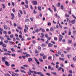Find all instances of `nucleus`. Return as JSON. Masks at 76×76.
I'll list each match as a JSON object with an SVG mask.
<instances>
[{"mask_svg":"<svg viewBox=\"0 0 76 76\" xmlns=\"http://www.w3.org/2000/svg\"><path fill=\"white\" fill-rule=\"evenodd\" d=\"M10 38L9 36H8L6 34L5 35L4 37L7 38V40H9V41H10L11 40V39H12L13 38V37L14 35L13 34L10 35Z\"/></svg>","mask_w":76,"mask_h":76,"instance_id":"1","label":"nucleus"},{"mask_svg":"<svg viewBox=\"0 0 76 76\" xmlns=\"http://www.w3.org/2000/svg\"><path fill=\"white\" fill-rule=\"evenodd\" d=\"M75 22L76 20L75 19H74V20H72L71 21L69 20V23H71L72 24H74L75 23Z\"/></svg>","mask_w":76,"mask_h":76,"instance_id":"2","label":"nucleus"},{"mask_svg":"<svg viewBox=\"0 0 76 76\" xmlns=\"http://www.w3.org/2000/svg\"><path fill=\"white\" fill-rule=\"evenodd\" d=\"M59 40L60 41H61L62 39L63 38V36H62L61 35H59Z\"/></svg>","mask_w":76,"mask_h":76,"instance_id":"3","label":"nucleus"},{"mask_svg":"<svg viewBox=\"0 0 76 76\" xmlns=\"http://www.w3.org/2000/svg\"><path fill=\"white\" fill-rule=\"evenodd\" d=\"M32 3L33 5H36L37 4V1H32Z\"/></svg>","mask_w":76,"mask_h":76,"instance_id":"4","label":"nucleus"},{"mask_svg":"<svg viewBox=\"0 0 76 76\" xmlns=\"http://www.w3.org/2000/svg\"><path fill=\"white\" fill-rule=\"evenodd\" d=\"M4 63L5 65L6 66H10V64H9V63L7 61H5Z\"/></svg>","mask_w":76,"mask_h":76,"instance_id":"5","label":"nucleus"},{"mask_svg":"<svg viewBox=\"0 0 76 76\" xmlns=\"http://www.w3.org/2000/svg\"><path fill=\"white\" fill-rule=\"evenodd\" d=\"M37 74L38 75H39L40 76H44L43 74H42L41 72H37Z\"/></svg>","mask_w":76,"mask_h":76,"instance_id":"6","label":"nucleus"},{"mask_svg":"<svg viewBox=\"0 0 76 76\" xmlns=\"http://www.w3.org/2000/svg\"><path fill=\"white\" fill-rule=\"evenodd\" d=\"M11 16H12L11 19L13 20L14 19V18L15 17V15H14V14H13V13H12L11 14Z\"/></svg>","mask_w":76,"mask_h":76,"instance_id":"7","label":"nucleus"},{"mask_svg":"<svg viewBox=\"0 0 76 76\" xmlns=\"http://www.w3.org/2000/svg\"><path fill=\"white\" fill-rule=\"evenodd\" d=\"M34 60L35 61H36V62L37 63V64L38 65L39 64V62L38 61V60L37 59H36L35 58H34Z\"/></svg>","mask_w":76,"mask_h":76,"instance_id":"8","label":"nucleus"},{"mask_svg":"<svg viewBox=\"0 0 76 76\" xmlns=\"http://www.w3.org/2000/svg\"><path fill=\"white\" fill-rule=\"evenodd\" d=\"M1 45L2 47L3 48H6L7 47V45L6 44H5L4 43H3V44Z\"/></svg>","mask_w":76,"mask_h":76,"instance_id":"9","label":"nucleus"},{"mask_svg":"<svg viewBox=\"0 0 76 76\" xmlns=\"http://www.w3.org/2000/svg\"><path fill=\"white\" fill-rule=\"evenodd\" d=\"M28 61L29 62H30L31 61H32V59L31 58H28Z\"/></svg>","mask_w":76,"mask_h":76,"instance_id":"10","label":"nucleus"},{"mask_svg":"<svg viewBox=\"0 0 76 76\" xmlns=\"http://www.w3.org/2000/svg\"><path fill=\"white\" fill-rule=\"evenodd\" d=\"M53 45L50 43H49L48 45V46L49 47H52L53 46Z\"/></svg>","mask_w":76,"mask_h":76,"instance_id":"11","label":"nucleus"},{"mask_svg":"<svg viewBox=\"0 0 76 76\" xmlns=\"http://www.w3.org/2000/svg\"><path fill=\"white\" fill-rule=\"evenodd\" d=\"M40 29L42 31V32L44 33L45 32V29H43V28H40Z\"/></svg>","mask_w":76,"mask_h":76,"instance_id":"12","label":"nucleus"},{"mask_svg":"<svg viewBox=\"0 0 76 76\" xmlns=\"http://www.w3.org/2000/svg\"><path fill=\"white\" fill-rule=\"evenodd\" d=\"M41 35H42V36H40L41 38H43L44 36L45 35H44V34L42 33H41Z\"/></svg>","mask_w":76,"mask_h":76,"instance_id":"13","label":"nucleus"},{"mask_svg":"<svg viewBox=\"0 0 76 76\" xmlns=\"http://www.w3.org/2000/svg\"><path fill=\"white\" fill-rule=\"evenodd\" d=\"M50 31L51 32H53L54 31L53 28V27H51V28H50Z\"/></svg>","mask_w":76,"mask_h":76,"instance_id":"14","label":"nucleus"},{"mask_svg":"<svg viewBox=\"0 0 76 76\" xmlns=\"http://www.w3.org/2000/svg\"><path fill=\"white\" fill-rule=\"evenodd\" d=\"M29 22V19L27 18L26 19V20H25V22Z\"/></svg>","mask_w":76,"mask_h":76,"instance_id":"15","label":"nucleus"},{"mask_svg":"<svg viewBox=\"0 0 76 76\" xmlns=\"http://www.w3.org/2000/svg\"><path fill=\"white\" fill-rule=\"evenodd\" d=\"M2 49L4 51V52H7V49L6 48H2Z\"/></svg>","mask_w":76,"mask_h":76,"instance_id":"16","label":"nucleus"},{"mask_svg":"<svg viewBox=\"0 0 76 76\" xmlns=\"http://www.w3.org/2000/svg\"><path fill=\"white\" fill-rule=\"evenodd\" d=\"M38 10H39L40 11H42L41 7L40 6L38 7Z\"/></svg>","mask_w":76,"mask_h":76,"instance_id":"17","label":"nucleus"},{"mask_svg":"<svg viewBox=\"0 0 76 76\" xmlns=\"http://www.w3.org/2000/svg\"><path fill=\"white\" fill-rule=\"evenodd\" d=\"M4 28L5 29H7V27L6 25H4Z\"/></svg>","mask_w":76,"mask_h":76,"instance_id":"18","label":"nucleus"},{"mask_svg":"<svg viewBox=\"0 0 76 76\" xmlns=\"http://www.w3.org/2000/svg\"><path fill=\"white\" fill-rule=\"evenodd\" d=\"M38 50H41L42 48H41V47L40 46H38Z\"/></svg>","mask_w":76,"mask_h":76,"instance_id":"19","label":"nucleus"},{"mask_svg":"<svg viewBox=\"0 0 76 76\" xmlns=\"http://www.w3.org/2000/svg\"><path fill=\"white\" fill-rule=\"evenodd\" d=\"M30 55H29V54H26V57H30Z\"/></svg>","mask_w":76,"mask_h":76,"instance_id":"20","label":"nucleus"},{"mask_svg":"<svg viewBox=\"0 0 76 76\" xmlns=\"http://www.w3.org/2000/svg\"><path fill=\"white\" fill-rule=\"evenodd\" d=\"M52 58V57L51 56H50L48 57V59L49 60H51V59Z\"/></svg>","mask_w":76,"mask_h":76,"instance_id":"21","label":"nucleus"},{"mask_svg":"<svg viewBox=\"0 0 76 76\" xmlns=\"http://www.w3.org/2000/svg\"><path fill=\"white\" fill-rule=\"evenodd\" d=\"M46 46V45L45 44H42L41 45V46L42 47H45Z\"/></svg>","mask_w":76,"mask_h":76,"instance_id":"22","label":"nucleus"},{"mask_svg":"<svg viewBox=\"0 0 76 76\" xmlns=\"http://www.w3.org/2000/svg\"><path fill=\"white\" fill-rule=\"evenodd\" d=\"M20 72H21L24 73H26V72L23 70H20Z\"/></svg>","mask_w":76,"mask_h":76,"instance_id":"23","label":"nucleus"},{"mask_svg":"<svg viewBox=\"0 0 76 76\" xmlns=\"http://www.w3.org/2000/svg\"><path fill=\"white\" fill-rule=\"evenodd\" d=\"M25 28H26V29L27 30H28V27H27V26L26 25H25Z\"/></svg>","mask_w":76,"mask_h":76,"instance_id":"24","label":"nucleus"},{"mask_svg":"<svg viewBox=\"0 0 76 76\" xmlns=\"http://www.w3.org/2000/svg\"><path fill=\"white\" fill-rule=\"evenodd\" d=\"M48 10H49L50 12H53V11L51 10L50 8H48Z\"/></svg>","mask_w":76,"mask_h":76,"instance_id":"25","label":"nucleus"},{"mask_svg":"<svg viewBox=\"0 0 76 76\" xmlns=\"http://www.w3.org/2000/svg\"><path fill=\"white\" fill-rule=\"evenodd\" d=\"M4 42L5 43L7 44L8 42H9V41H8V40H4Z\"/></svg>","mask_w":76,"mask_h":76,"instance_id":"26","label":"nucleus"},{"mask_svg":"<svg viewBox=\"0 0 76 76\" xmlns=\"http://www.w3.org/2000/svg\"><path fill=\"white\" fill-rule=\"evenodd\" d=\"M61 5V4L60 3H58V5H57V6L58 7H60Z\"/></svg>","mask_w":76,"mask_h":76,"instance_id":"27","label":"nucleus"},{"mask_svg":"<svg viewBox=\"0 0 76 76\" xmlns=\"http://www.w3.org/2000/svg\"><path fill=\"white\" fill-rule=\"evenodd\" d=\"M25 7H26V8H28V5H27L26 4L24 5Z\"/></svg>","mask_w":76,"mask_h":76,"instance_id":"28","label":"nucleus"},{"mask_svg":"<svg viewBox=\"0 0 76 76\" xmlns=\"http://www.w3.org/2000/svg\"><path fill=\"white\" fill-rule=\"evenodd\" d=\"M2 6H3V9H5V5H4V4H2Z\"/></svg>","mask_w":76,"mask_h":76,"instance_id":"29","label":"nucleus"},{"mask_svg":"<svg viewBox=\"0 0 76 76\" xmlns=\"http://www.w3.org/2000/svg\"><path fill=\"white\" fill-rule=\"evenodd\" d=\"M37 13V12L35 11V10H33V13L34 14H36V13Z\"/></svg>","mask_w":76,"mask_h":76,"instance_id":"30","label":"nucleus"},{"mask_svg":"<svg viewBox=\"0 0 76 76\" xmlns=\"http://www.w3.org/2000/svg\"><path fill=\"white\" fill-rule=\"evenodd\" d=\"M72 42V40H68V42H69V44H71Z\"/></svg>","mask_w":76,"mask_h":76,"instance_id":"31","label":"nucleus"},{"mask_svg":"<svg viewBox=\"0 0 76 76\" xmlns=\"http://www.w3.org/2000/svg\"><path fill=\"white\" fill-rule=\"evenodd\" d=\"M59 59H60V60L61 61H63L64 60V58H60Z\"/></svg>","mask_w":76,"mask_h":76,"instance_id":"32","label":"nucleus"},{"mask_svg":"<svg viewBox=\"0 0 76 76\" xmlns=\"http://www.w3.org/2000/svg\"><path fill=\"white\" fill-rule=\"evenodd\" d=\"M20 68H21V69H23V70H26V69H25L24 67L23 66H21Z\"/></svg>","mask_w":76,"mask_h":76,"instance_id":"33","label":"nucleus"},{"mask_svg":"<svg viewBox=\"0 0 76 76\" xmlns=\"http://www.w3.org/2000/svg\"><path fill=\"white\" fill-rule=\"evenodd\" d=\"M2 60L3 61H6L5 58L3 57Z\"/></svg>","mask_w":76,"mask_h":76,"instance_id":"34","label":"nucleus"},{"mask_svg":"<svg viewBox=\"0 0 76 76\" xmlns=\"http://www.w3.org/2000/svg\"><path fill=\"white\" fill-rule=\"evenodd\" d=\"M47 39L48 41H50L51 39V37H47Z\"/></svg>","mask_w":76,"mask_h":76,"instance_id":"35","label":"nucleus"},{"mask_svg":"<svg viewBox=\"0 0 76 76\" xmlns=\"http://www.w3.org/2000/svg\"><path fill=\"white\" fill-rule=\"evenodd\" d=\"M62 69V67H59V69H58V71H59L61 70V69Z\"/></svg>","mask_w":76,"mask_h":76,"instance_id":"36","label":"nucleus"},{"mask_svg":"<svg viewBox=\"0 0 76 76\" xmlns=\"http://www.w3.org/2000/svg\"><path fill=\"white\" fill-rule=\"evenodd\" d=\"M43 59L45 60L46 59V56L44 55L43 56Z\"/></svg>","mask_w":76,"mask_h":76,"instance_id":"37","label":"nucleus"},{"mask_svg":"<svg viewBox=\"0 0 76 76\" xmlns=\"http://www.w3.org/2000/svg\"><path fill=\"white\" fill-rule=\"evenodd\" d=\"M39 61H40L41 62H43V60H42V59H41V58H39Z\"/></svg>","mask_w":76,"mask_h":76,"instance_id":"38","label":"nucleus"},{"mask_svg":"<svg viewBox=\"0 0 76 76\" xmlns=\"http://www.w3.org/2000/svg\"><path fill=\"white\" fill-rule=\"evenodd\" d=\"M72 16L73 17V18L76 19V16H75L74 15H72Z\"/></svg>","mask_w":76,"mask_h":76,"instance_id":"39","label":"nucleus"},{"mask_svg":"<svg viewBox=\"0 0 76 76\" xmlns=\"http://www.w3.org/2000/svg\"><path fill=\"white\" fill-rule=\"evenodd\" d=\"M25 1L26 2V4H28V1L27 0H26Z\"/></svg>","mask_w":76,"mask_h":76,"instance_id":"40","label":"nucleus"},{"mask_svg":"<svg viewBox=\"0 0 76 76\" xmlns=\"http://www.w3.org/2000/svg\"><path fill=\"white\" fill-rule=\"evenodd\" d=\"M70 49H71V48L70 47H69L68 48V49H66V50H67V51H69V50H70Z\"/></svg>","mask_w":76,"mask_h":76,"instance_id":"41","label":"nucleus"},{"mask_svg":"<svg viewBox=\"0 0 76 76\" xmlns=\"http://www.w3.org/2000/svg\"><path fill=\"white\" fill-rule=\"evenodd\" d=\"M44 54L41 53L40 54V56H44Z\"/></svg>","mask_w":76,"mask_h":76,"instance_id":"42","label":"nucleus"},{"mask_svg":"<svg viewBox=\"0 0 76 76\" xmlns=\"http://www.w3.org/2000/svg\"><path fill=\"white\" fill-rule=\"evenodd\" d=\"M61 9H62V10H63V9H64L63 6L62 5H61Z\"/></svg>","mask_w":76,"mask_h":76,"instance_id":"43","label":"nucleus"},{"mask_svg":"<svg viewBox=\"0 0 76 76\" xmlns=\"http://www.w3.org/2000/svg\"><path fill=\"white\" fill-rule=\"evenodd\" d=\"M35 53H38V51L36 49L35 50Z\"/></svg>","mask_w":76,"mask_h":76,"instance_id":"44","label":"nucleus"},{"mask_svg":"<svg viewBox=\"0 0 76 76\" xmlns=\"http://www.w3.org/2000/svg\"><path fill=\"white\" fill-rule=\"evenodd\" d=\"M69 72L71 74H72L73 72H72V70H69Z\"/></svg>","mask_w":76,"mask_h":76,"instance_id":"45","label":"nucleus"},{"mask_svg":"<svg viewBox=\"0 0 76 76\" xmlns=\"http://www.w3.org/2000/svg\"><path fill=\"white\" fill-rule=\"evenodd\" d=\"M46 75H48V76H50L51 75L50 74L48 73H46Z\"/></svg>","mask_w":76,"mask_h":76,"instance_id":"46","label":"nucleus"},{"mask_svg":"<svg viewBox=\"0 0 76 76\" xmlns=\"http://www.w3.org/2000/svg\"><path fill=\"white\" fill-rule=\"evenodd\" d=\"M3 44V42L2 41L0 42V45H1Z\"/></svg>","mask_w":76,"mask_h":76,"instance_id":"47","label":"nucleus"},{"mask_svg":"<svg viewBox=\"0 0 76 76\" xmlns=\"http://www.w3.org/2000/svg\"><path fill=\"white\" fill-rule=\"evenodd\" d=\"M5 76H10V75L8 74H5Z\"/></svg>","mask_w":76,"mask_h":76,"instance_id":"48","label":"nucleus"},{"mask_svg":"<svg viewBox=\"0 0 76 76\" xmlns=\"http://www.w3.org/2000/svg\"><path fill=\"white\" fill-rule=\"evenodd\" d=\"M48 26H50L51 25V24L49 22L48 23Z\"/></svg>","mask_w":76,"mask_h":76,"instance_id":"49","label":"nucleus"},{"mask_svg":"<svg viewBox=\"0 0 76 76\" xmlns=\"http://www.w3.org/2000/svg\"><path fill=\"white\" fill-rule=\"evenodd\" d=\"M45 37L46 38H48V35L47 34H46L45 35Z\"/></svg>","mask_w":76,"mask_h":76,"instance_id":"50","label":"nucleus"},{"mask_svg":"<svg viewBox=\"0 0 76 76\" xmlns=\"http://www.w3.org/2000/svg\"><path fill=\"white\" fill-rule=\"evenodd\" d=\"M66 42V39H64L62 40L63 42Z\"/></svg>","mask_w":76,"mask_h":76,"instance_id":"51","label":"nucleus"},{"mask_svg":"<svg viewBox=\"0 0 76 76\" xmlns=\"http://www.w3.org/2000/svg\"><path fill=\"white\" fill-rule=\"evenodd\" d=\"M18 29H19L21 30H22V28L20 27H18Z\"/></svg>","mask_w":76,"mask_h":76,"instance_id":"52","label":"nucleus"},{"mask_svg":"<svg viewBox=\"0 0 76 76\" xmlns=\"http://www.w3.org/2000/svg\"><path fill=\"white\" fill-rule=\"evenodd\" d=\"M65 15L66 17L68 18L69 17V15L66 14Z\"/></svg>","mask_w":76,"mask_h":76,"instance_id":"53","label":"nucleus"},{"mask_svg":"<svg viewBox=\"0 0 76 76\" xmlns=\"http://www.w3.org/2000/svg\"><path fill=\"white\" fill-rule=\"evenodd\" d=\"M58 54H59V55H61V52L60 51H59V52H58Z\"/></svg>","mask_w":76,"mask_h":76,"instance_id":"54","label":"nucleus"},{"mask_svg":"<svg viewBox=\"0 0 76 76\" xmlns=\"http://www.w3.org/2000/svg\"><path fill=\"white\" fill-rule=\"evenodd\" d=\"M12 56L13 57H15V54H12Z\"/></svg>","mask_w":76,"mask_h":76,"instance_id":"55","label":"nucleus"},{"mask_svg":"<svg viewBox=\"0 0 76 76\" xmlns=\"http://www.w3.org/2000/svg\"><path fill=\"white\" fill-rule=\"evenodd\" d=\"M0 39H1V40H4V38L2 37L1 36H0Z\"/></svg>","mask_w":76,"mask_h":76,"instance_id":"56","label":"nucleus"},{"mask_svg":"<svg viewBox=\"0 0 76 76\" xmlns=\"http://www.w3.org/2000/svg\"><path fill=\"white\" fill-rule=\"evenodd\" d=\"M19 12H20V14H21V15L23 14V12H22V11L19 10Z\"/></svg>","mask_w":76,"mask_h":76,"instance_id":"57","label":"nucleus"},{"mask_svg":"<svg viewBox=\"0 0 76 76\" xmlns=\"http://www.w3.org/2000/svg\"><path fill=\"white\" fill-rule=\"evenodd\" d=\"M18 17H19L20 18L21 17V15L20 13H18Z\"/></svg>","mask_w":76,"mask_h":76,"instance_id":"58","label":"nucleus"},{"mask_svg":"<svg viewBox=\"0 0 76 76\" xmlns=\"http://www.w3.org/2000/svg\"><path fill=\"white\" fill-rule=\"evenodd\" d=\"M30 19H31V22H32L33 21V18H30Z\"/></svg>","mask_w":76,"mask_h":76,"instance_id":"59","label":"nucleus"},{"mask_svg":"<svg viewBox=\"0 0 76 76\" xmlns=\"http://www.w3.org/2000/svg\"><path fill=\"white\" fill-rule=\"evenodd\" d=\"M9 42L11 44V45H13V42H12L9 41Z\"/></svg>","mask_w":76,"mask_h":76,"instance_id":"60","label":"nucleus"},{"mask_svg":"<svg viewBox=\"0 0 76 76\" xmlns=\"http://www.w3.org/2000/svg\"><path fill=\"white\" fill-rule=\"evenodd\" d=\"M15 75H16V76H18L19 75V74H16V73H13Z\"/></svg>","mask_w":76,"mask_h":76,"instance_id":"61","label":"nucleus"},{"mask_svg":"<svg viewBox=\"0 0 76 76\" xmlns=\"http://www.w3.org/2000/svg\"><path fill=\"white\" fill-rule=\"evenodd\" d=\"M11 66L12 67H15V65L14 64H12L11 65Z\"/></svg>","mask_w":76,"mask_h":76,"instance_id":"62","label":"nucleus"},{"mask_svg":"<svg viewBox=\"0 0 76 76\" xmlns=\"http://www.w3.org/2000/svg\"><path fill=\"white\" fill-rule=\"evenodd\" d=\"M51 43H52V44H55V42H54V41H51Z\"/></svg>","mask_w":76,"mask_h":76,"instance_id":"63","label":"nucleus"},{"mask_svg":"<svg viewBox=\"0 0 76 76\" xmlns=\"http://www.w3.org/2000/svg\"><path fill=\"white\" fill-rule=\"evenodd\" d=\"M48 43H49L48 40H47V41L46 42L45 44H48Z\"/></svg>","mask_w":76,"mask_h":76,"instance_id":"64","label":"nucleus"}]
</instances>
